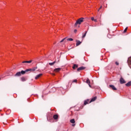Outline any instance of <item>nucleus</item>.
I'll use <instances>...</instances> for the list:
<instances>
[{"mask_svg": "<svg viewBox=\"0 0 131 131\" xmlns=\"http://www.w3.org/2000/svg\"><path fill=\"white\" fill-rule=\"evenodd\" d=\"M55 63H56V61H54L53 62H50L49 65H50V66H53V65H54Z\"/></svg>", "mask_w": 131, "mask_h": 131, "instance_id": "nucleus-18", "label": "nucleus"}, {"mask_svg": "<svg viewBox=\"0 0 131 131\" xmlns=\"http://www.w3.org/2000/svg\"><path fill=\"white\" fill-rule=\"evenodd\" d=\"M67 40H69L70 41H72L73 40V39L71 38H67Z\"/></svg>", "mask_w": 131, "mask_h": 131, "instance_id": "nucleus-20", "label": "nucleus"}, {"mask_svg": "<svg viewBox=\"0 0 131 131\" xmlns=\"http://www.w3.org/2000/svg\"><path fill=\"white\" fill-rule=\"evenodd\" d=\"M86 82L88 83V84H89L90 88H92V86H91V81H90V79H88L86 81Z\"/></svg>", "mask_w": 131, "mask_h": 131, "instance_id": "nucleus-11", "label": "nucleus"}, {"mask_svg": "<svg viewBox=\"0 0 131 131\" xmlns=\"http://www.w3.org/2000/svg\"><path fill=\"white\" fill-rule=\"evenodd\" d=\"M0 80H1V78H0Z\"/></svg>", "mask_w": 131, "mask_h": 131, "instance_id": "nucleus-32", "label": "nucleus"}, {"mask_svg": "<svg viewBox=\"0 0 131 131\" xmlns=\"http://www.w3.org/2000/svg\"><path fill=\"white\" fill-rule=\"evenodd\" d=\"M21 81H25V80H26V79H25V77H21Z\"/></svg>", "mask_w": 131, "mask_h": 131, "instance_id": "nucleus-21", "label": "nucleus"}, {"mask_svg": "<svg viewBox=\"0 0 131 131\" xmlns=\"http://www.w3.org/2000/svg\"><path fill=\"white\" fill-rule=\"evenodd\" d=\"M125 85L126 86H130L131 85V81H129L128 83H127Z\"/></svg>", "mask_w": 131, "mask_h": 131, "instance_id": "nucleus-16", "label": "nucleus"}, {"mask_svg": "<svg viewBox=\"0 0 131 131\" xmlns=\"http://www.w3.org/2000/svg\"><path fill=\"white\" fill-rule=\"evenodd\" d=\"M78 68V65L77 64H74V66H73V69H75L76 68Z\"/></svg>", "mask_w": 131, "mask_h": 131, "instance_id": "nucleus-15", "label": "nucleus"}, {"mask_svg": "<svg viewBox=\"0 0 131 131\" xmlns=\"http://www.w3.org/2000/svg\"><path fill=\"white\" fill-rule=\"evenodd\" d=\"M77 32V30H74V32Z\"/></svg>", "mask_w": 131, "mask_h": 131, "instance_id": "nucleus-28", "label": "nucleus"}, {"mask_svg": "<svg viewBox=\"0 0 131 131\" xmlns=\"http://www.w3.org/2000/svg\"><path fill=\"white\" fill-rule=\"evenodd\" d=\"M26 73V71H21V72H18L16 73L15 76H21V74L23 75Z\"/></svg>", "mask_w": 131, "mask_h": 131, "instance_id": "nucleus-3", "label": "nucleus"}, {"mask_svg": "<svg viewBox=\"0 0 131 131\" xmlns=\"http://www.w3.org/2000/svg\"><path fill=\"white\" fill-rule=\"evenodd\" d=\"M61 71V68H56L54 70V72H59Z\"/></svg>", "mask_w": 131, "mask_h": 131, "instance_id": "nucleus-10", "label": "nucleus"}, {"mask_svg": "<svg viewBox=\"0 0 131 131\" xmlns=\"http://www.w3.org/2000/svg\"><path fill=\"white\" fill-rule=\"evenodd\" d=\"M66 40V38H64L63 39H62L61 41H60V42H63V41H64V40Z\"/></svg>", "mask_w": 131, "mask_h": 131, "instance_id": "nucleus-23", "label": "nucleus"}, {"mask_svg": "<svg viewBox=\"0 0 131 131\" xmlns=\"http://www.w3.org/2000/svg\"><path fill=\"white\" fill-rule=\"evenodd\" d=\"M81 43V42L80 41H77L76 43V46H79Z\"/></svg>", "mask_w": 131, "mask_h": 131, "instance_id": "nucleus-19", "label": "nucleus"}, {"mask_svg": "<svg viewBox=\"0 0 131 131\" xmlns=\"http://www.w3.org/2000/svg\"><path fill=\"white\" fill-rule=\"evenodd\" d=\"M83 17H81L80 18H79L76 22V23L75 24V26L76 27V26H77V25H80L81 24V23H82V22H83Z\"/></svg>", "mask_w": 131, "mask_h": 131, "instance_id": "nucleus-2", "label": "nucleus"}, {"mask_svg": "<svg viewBox=\"0 0 131 131\" xmlns=\"http://www.w3.org/2000/svg\"><path fill=\"white\" fill-rule=\"evenodd\" d=\"M31 62H32V60L24 61L22 62V63H31Z\"/></svg>", "mask_w": 131, "mask_h": 131, "instance_id": "nucleus-14", "label": "nucleus"}, {"mask_svg": "<svg viewBox=\"0 0 131 131\" xmlns=\"http://www.w3.org/2000/svg\"><path fill=\"white\" fill-rule=\"evenodd\" d=\"M101 9H102V6H100L99 9L98 10V11L99 12V11H100Z\"/></svg>", "mask_w": 131, "mask_h": 131, "instance_id": "nucleus-25", "label": "nucleus"}, {"mask_svg": "<svg viewBox=\"0 0 131 131\" xmlns=\"http://www.w3.org/2000/svg\"><path fill=\"white\" fill-rule=\"evenodd\" d=\"M110 86L111 88V89H112V90H113V91H117V89H116V88H115V85H110Z\"/></svg>", "mask_w": 131, "mask_h": 131, "instance_id": "nucleus-7", "label": "nucleus"}, {"mask_svg": "<svg viewBox=\"0 0 131 131\" xmlns=\"http://www.w3.org/2000/svg\"><path fill=\"white\" fill-rule=\"evenodd\" d=\"M116 65H119V63L116 62Z\"/></svg>", "mask_w": 131, "mask_h": 131, "instance_id": "nucleus-27", "label": "nucleus"}, {"mask_svg": "<svg viewBox=\"0 0 131 131\" xmlns=\"http://www.w3.org/2000/svg\"><path fill=\"white\" fill-rule=\"evenodd\" d=\"M41 76H42V74H39L37 75L35 77V79H38L39 78V77H41Z\"/></svg>", "mask_w": 131, "mask_h": 131, "instance_id": "nucleus-9", "label": "nucleus"}, {"mask_svg": "<svg viewBox=\"0 0 131 131\" xmlns=\"http://www.w3.org/2000/svg\"><path fill=\"white\" fill-rule=\"evenodd\" d=\"M85 69V68L83 67H81L80 68H78L77 69V71H81L82 70H84Z\"/></svg>", "mask_w": 131, "mask_h": 131, "instance_id": "nucleus-8", "label": "nucleus"}, {"mask_svg": "<svg viewBox=\"0 0 131 131\" xmlns=\"http://www.w3.org/2000/svg\"><path fill=\"white\" fill-rule=\"evenodd\" d=\"M1 78H4V77H1Z\"/></svg>", "mask_w": 131, "mask_h": 131, "instance_id": "nucleus-31", "label": "nucleus"}, {"mask_svg": "<svg viewBox=\"0 0 131 131\" xmlns=\"http://www.w3.org/2000/svg\"><path fill=\"white\" fill-rule=\"evenodd\" d=\"M36 69H37V67H34L32 69H28L26 70V72H28L29 71H30V72L35 71V70H36Z\"/></svg>", "mask_w": 131, "mask_h": 131, "instance_id": "nucleus-4", "label": "nucleus"}, {"mask_svg": "<svg viewBox=\"0 0 131 131\" xmlns=\"http://www.w3.org/2000/svg\"><path fill=\"white\" fill-rule=\"evenodd\" d=\"M126 31H127V28H126L124 30V33L126 32Z\"/></svg>", "mask_w": 131, "mask_h": 131, "instance_id": "nucleus-22", "label": "nucleus"}, {"mask_svg": "<svg viewBox=\"0 0 131 131\" xmlns=\"http://www.w3.org/2000/svg\"><path fill=\"white\" fill-rule=\"evenodd\" d=\"M59 116H58V115H53V119L55 120H57V119H58Z\"/></svg>", "mask_w": 131, "mask_h": 131, "instance_id": "nucleus-12", "label": "nucleus"}, {"mask_svg": "<svg viewBox=\"0 0 131 131\" xmlns=\"http://www.w3.org/2000/svg\"><path fill=\"white\" fill-rule=\"evenodd\" d=\"M70 122H71V123H75V120L74 119H71Z\"/></svg>", "mask_w": 131, "mask_h": 131, "instance_id": "nucleus-17", "label": "nucleus"}, {"mask_svg": "<svg viewBox=\"0 0 131 131\" xmlns=\"http://www.w3.org/2000/svg\"><path fill=\"white\" fill-rule=\"evenodd\" d=\"M120 82L121 84H123V83H125L126 82H125V80H124L123 78H121L120 79Z\"/></svg>", "mask_w": 131, "mask_h": 131, "instance_id": "nucleus-6", "label": "nucleus"}, {"mask_svg": "<svg viewBox=\"0 0 131 131\" xmlns=\"http://www.w3.org/2000/svg\"><path fill=\"white\" fill-rule=\"evenodd\" d=\"M86 33H88V31L85 32V33L83 34L82 38H84L85 37Z\"/></svg>", "mask_w": 131, "mask_h": 131, "instance_id": "nucleus-13", "label": "nucleus"}, {"mask_svg": "<svg viewBox=\"0 0 131 131\" xmlns=\"http://www.w3.org/2000/svg\"><path fill=\"white\" fill-rule=\"evenodd\" d=\"M97 100V97H93L91 101H90V100L87 99L86 100H85L84 101V105H86L87 104H89V103H92V102H94V101H96Z\"/></svg>", "mask_w": 131, "mask_h": 131, "instance_id": "nucleus-1", "label": "nucleus"}, {"mask_svg": "<svg viewBox=\"0 0 131 131\" xmlns=\"http://www.w3.org/2000/svg\"><path fill=\"white\" fill-rule=\"evenodd\" d=\"M73 82H77V80L75 79L73 81Z\"/></svg>", "mask_w": 131, "mask_h": 131, "instance_id": "nucleus-24", "label": "nucleus"}, {"mask_svg": "<svg viewBox=\"0 0 131 131\" xmlns=\"http://www.w3.org/2000/svg\"><path fill=\"white\" fill-rule=\"evenodd\" d=\"M127 63H128V65L129 66V67L131 69V57H130L128 58Z\"/></svg>", "mask_w": 131, "mask_h": 131, "instance_id": "nucleus-5", "label": "nucleus"}, {"mask_svg": "<svg viewBox=\"0 0 131 131\" xmlns=\"http://www.w3.org/2000/svg\"><path fill=\"white\" fill-rule=\"evenodd\" d=\"M94 22H97V19H94Z\"/></svg>", "mask_w": 131, "mask_h": 131, "instance_id": "nucleus-29", "label": "nucleus"}, {"mask_svg": "<svg viewBox=\"0 0 131 131\" xmlns=\"http://www.w3.org/2000/svg\"><path fill=\"white\" fill-rule=\"evenodd\" d=\"M91 20H92V21H94L95 18H94V17H92V18H91Z\"/></svg>", "mask_w": 131, "mask_h": 131, "instance_id": "nucleus-26", "label": "nucleus"}, {"mask_svg": "<svg viewBox=\"0 0 131 131\" xmlns=\"http://www.w3.org/2000/svg\"><path fill=\"white\" fill-rule=\"evenodd\" d=\"M74 125H75V124H73V125H72L73 126H74Z\"/></svg>", "mask_w": 131, "mask_h": 131, "instance_id": "nucleus-30", "label": "nucleus"}]
</instances>
